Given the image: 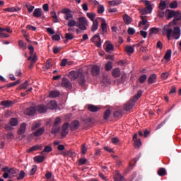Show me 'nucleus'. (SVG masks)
Here are the masks:
<instances>
[{
  "instance_id": "obj_1",
  "label": "nucleus",
  "mask_w": 181,
  "mask_h": 181,
  "mask_svg": "<svg viewBox=\"0 0 181 181\" xmlns=\"http://www.w3.org/2000/svg\"><path fill=\"white\" fill-rule=\"evenodd\" d=\"M173 18H175L173 20V22L165 25L162 30L163 35H166L168 40L171 38L177 40L181 35V30L179 27H175L173 30L172 27V25H181V12L175 11Z\"/></svg>"
},
{
  "instance_id": "obj_2",
  "label": "nucleus",
  "mask_w": 181,
  "mask_h": 181,
  "mask_svg": "<svg viewBox=\"0 0 181 181\" xmlns=\"http://www.w3.org/2000/svg\"><path fill=\"white\" fill-rule=\"evenodd\" d=\"M61 13L64 15V19L67 21L68 27H76L81 30L85 31L87 30L86 25L78 24L74 19V15L71 13V10L67 8H64L61 10Z\"/></svg>"
},
{
  "instance_id": "obj_3",
  "label": "nucleus",
  "mask_w": 181,
  "mask_h": 181,
  "mask_svg": "<svg viewBox=\"0 0 181 181\" xmlns=\"http://www.w3.org/2000/svg\"><path fill=\"white\" fill-rule=\"evenodd\" d=\"M68 76L71 81L78 79V82L81 86H84L86 83L85 76L83 72L80 71H71Z\"/></svg>"
},
{
  "instance_id": "obj_4",
  "label": "nucleus",
  "mask_w": 181,
  "mask_h": 181,
  "mask_svg": "<svg viewBox=\"0 0 181 181\" xmlns=\"http://www.w3.org/2000/svg\"><path fill=\"white\" fill-rule=\"evenodd\" d=\"M142 96V90H139L134 97L133 99L130 100L124 107V110L126 111H129L134 108L135 103L138 101V99Z\"/></svg>"
},
{
  "instance_id": "obj_5",
  "label": "nucleus",
  "mask_w": 181,
  "mask_h": 181,
  "mask_svg": "<svg viewBox=\"0 0 181 181\" xmlns=\"http://www.w3.org/2000/svg\"><path fill=\"white\" fill-rule=\"evenodd\" d=\"M146 8H144L140 10V12L142 15H148V13H151L153 11L152 5L150 1L148 0H144Z\"/></svg>"
},
{
  "instance_id": "obj_6",
  "label": "nucleus",
  "mask_w": 181,
  "mask_h": 181,
  "mask_svg": "<svg viewBox=\"0 0 181 181\" xmlns=\"http://www.w3.org/2000/svg\"><path fill=\"white\" fill-rule=\"evenodd\" d=\"M141 21L139 23V27L144 30H147L149 28V24L146 17H144V16H141Z\"/></svg>"
},
{
  "instance_id": "obj_7",
  "label": "nucleus",
  "mask_w": 181,
  "mask_h": 181,
  "mask_svg": "<svg viewBox=\"0 0 181 181\" xmlns=\"http://www.w3.org/2000/svg\"><path fill=\"white\" fill-rule=\"evenodd\" d=\"M90 41L93 43H95V45L100 48L102 46V42H101V38L100 36V34L98 33L96 35H95L91 39Z\"/></svg>"
},
{
  "instance_id": "obj_8",
  "label": "nucleus",
  "mask_w": 181,
  "mask_h": 181,
  "mask_svg": "<svg viewBox=\"0 0 181 181\" xmlns=\"http://www.w3.org/2000/svg\"><path fill=\"white\" fill-rule=\"evenodd\" d=\"M61 86L65 88L66 89H71L72 88V83L70 82L69 79L67 78H62V83H61Z\"/></svg>"
},
{
  "instance_id": "obj_9",
  "label": "nucleus",
  "mask_w": 181,
  "mask_h": 181,
  "mask_svg": "<svg viewBox=\"0 0 181 181\" xmlns=\"http://www.w3.org/2000/svg\"><path fill=\"white\" fill-rule=\"evenodd\" d=\"M104 46L105 47V52H110L114 50V49H115L114 45L112 44H111L110 41H106L105 42Z\"/></svg>"
},
{
  "instance_id": "obj_10",
  "label": "nucleus",
  "mask_w": 181,
  "mask_h": 181,
  "mask_svg": "<svg viewBox=\"0 0 181 181\" xmlns=\"http://www.w3.org/2000/svg\"><path fill=\"white\" fill-rule=\"evenodd\" d=\"M69 123H65L62 125V132H61V134L63 137L66 136L69 134Z\"/></svg>"
},
{
  "instance_id": "obj_11",
  "label": "nucleus",
  "mask_w": 181,
  "mask_h": 181,
  "mask_svg": "<svg viewBox=\"0 0 181 181\" xmlns=\"http://www.w3.org/2000/svg\"><path fill=\"white\" fill-rule=\"evenodd\" d=\"M100 73V68L99 66L95 65L92 67L91 74L93 76L99 75Z\"/></svg>"
},
{
  "instance_id": "obj_12",
  "label": "nucleus",
  "mask_w": 181,
  "mask_h": 181,
  "mask_svg": "<svg viewBox=\"0 0 181 181\" xmlns=\"http://www.w3.org/2000/svg\"><path fill=\"white\" fill-rule=\"evenodd\" d=\"M26 128H27V124L25 123H22L20 125V127L18 130V135H23L25 132Z\"/></svg>"
},
{
  "instance_id": "obj_13",
  "label": "nucleus",
  "mask_w": 181,
  "mask_h": 181,
  "mask_svg": "<svg viewBox=\"0 0 181 181\" xmlns=\"http://www.w3.org/2000/svg\"><path fill=\"white\" fill-rule=\"evenodd\" d=\"M174 13H175V11L167 9L165 11V18H167V20L170 21L173 18H174Z\"/></svg>"
},
{
  "instance_id": "obj_14",
  "label": "nucleus",
  "mask_w": 181,
  "mask_h": 181,
  "mask_svg": "<svg viewBox=\"0 0 181 181\" xmlns=\"http://www.w3.org/2000/svg\"><path fill=\"white\" fill-rule=\"evenodd\" d=\"M123 21L126 25H129L131 23H132V18L131 16H129L128 14H125L123 16Z\"/></svg>"
},
{
  "instance_id": "obj_15",
  "label": "nucleus",
  "mask_w": 181,
  "mask_h": 181,
  "mask_svg": "<svg viewBox=\"0 0 181 181\" xmlns=\"http://www.w3.org/2000/svg\"><path fill=\"white\" fill-rule=\"evenodd\" d=\"M125 51H126L127 53H128L129 54H134V52H135V45H127L125 47Z\"/></svg>"
},
{
  "instance_id": "obj_16",
  "label": "nucleus",
  "mask_w": 181,
  "mask_h": 181,
  "mask_svg": "<svg viewBox=\"0 0 181 181\" xmlns=\"http://www.w3.org/2000/svg\"><path fill=\"white\" fill-rule=\"evenodd\" d=\"M112 76L115 78H118L121 76V70L119 68H115L112 71Z\"/></svg>"
},
{
  "instance_id": "obj_17",
  "label": "nucleus",
  "mask_w": 181,
  "mask_h": 181,
  "mask_svg": "<svg viewBox=\"0 0 181 181\" xmlns=\"http://www.w3.org/2000/svg\"><path fill=\"white\" fill-rule=\"evenodd\" d=\"M101 29L103 33H107V26L105 18H102Z\"/></svg>"
},
{
  "instance_id": "obj_18",
  "label": "nucleus",
  "mask_w": 181,
  "mask_h": 181,
  "mask_svg": "<svg viewBox=\"0 0 181 181\" xmlns=\"http://www.w3.org/2000/svg\"><path fill=\"white\" fill-rule=\"evenodd\" d=\"M99 27V23L98 20H95L93 22V25L91 26V32L95 33V31L98 30Z\"/></svg>"
},
{
  "instance_id": "obj_19",
  "label": "nucleus",
  "mask_w": 181,
  "mask_h": 181,
  "mask_svg": "<svg viewBox=\"0 0 181 181\" xmlns=\"http://www.w3.org/2000/svg\"><path fill=\"white\" fill-rule=\"evenodd\" d=\"M114 180L115 181H124V177L119 174V171H116L115 177H114Z\"/></svg>"
},
{
  "instance_id": "obj_20",
  "label": "nucleus",
  "mask_w": 181,
  "mask_h": 181,
  "mask_svg": "<svg viewBox=\"0 0 181 181\" xmlns=\"http://www.w3.org/2000/svg\"><path fill=\"white\" fill-rule=\"evenodd\" d=\"M44 132H45V127H42L37 129V131H35V132H33L32 135L34 136H40L42 135Z\"/></svg>"
},
{
  "instance_id": "obj_21",
  "label": "nucleus",
  "mask_w": 181,
  "mask_h": 181,
  "mask_svg": "<svg viewBox=\"0 0 181 181\" xmlns=\"http://www.w3.org/2000/svg\"><path fill=\"white\" fill-rule=\"evenodd\" d=\"M36 112V110L35 107H30L28 108L25 111V114L29 116L33 115Z\"/></svg>"
},
{
  "instance_id": "obj_22",
  "label": "nucleus",
  "mask_w": 181,
  "mask_h": 181,
  "mask_svg": "<svg viewBox=\"0 0 181 181\" xmlns=\"http://www.w3.org/2000/svg\"><path fill=\"white\" fill-rule=\"evenodd\" d=\"M38 58L36 55V53H35L33 55H30L28 58V61H31L32 62V65H34L36 62L37 61Z\"/></svg>"
},
{
  "instance_id": "obj_23",
  "label": "nucleus",
  "mask_w": 181,
  "mask_h": 181,
  "mask_svg": "<svg viewBox=\"0 0 181 181\" xmlns=\"http://www.w3.org/2000/svg\"><path fill=\"white\" fill-rule=\"evenodd\" d=\"M42 148L43 147H42V145H36V146H34L31 147L30 149H28L27 151V152L30 153V152L36 151H38V150H42Z\"/></svg>"
},
{
  "instance_id": "obj_24",
  "label": "nucleus",
  "mask_w": 181,
  "mask_h": 181,
  "mask_svg": "<svg viewBox=\"0 0 181 181\" xmlns=\"http://www.w3.org/2000/svg\"><path fill=\"white\" fill-rule=\"evenodd\" d=\"M156 78H157L156 74H151V75L148 77V83L149 84L154 83L156 82Z\"/></svg>"
},
{
  "instance_id": "obj_25",
  "label": "nucleus",
  "mask_w": 181,
  "mask_h": 181,
  "mask_svg": "<svg viewBox=\"0 0 181 181\" xmlns=\"http://www.w3.org/2000/svg\"><path fill=\"white\" fill-rule=\"evenodd\" d=\"M122 0H112L109 1L108 4L110 6H117V5H120L122 4Z\"/></svg>"
},
{
  "instance_id": "obj_26",
  "label": "nucleus",
  "mask_w": 181,
  "mask_h": 181,
  "mask_svg": "<svg viewBox=\"0 0 181 181\" xmlns=\"http://www.w3.org/2000/svg\"><path fill=\"white\" fill-rule=\"evenodd\" d=\"M42 15V11L41 8H36L33 12V16L35 18H40Z\"/></svg>"
},
{
  "instance_id": "obj_27",
  "label": "nucleus",
  "mask_w": 181,
  "mask_h": 181,
  "mask_svg": "<svg viewBox=\"0 0 181 181\" xmlns=\"http://www.w3.org/2000/svg\"><path fill=\"white\" fill-rule=\"evenodd\" d=\"M57 103L56 101H51L49 103H48V109L51 110H54L57 109Z\"/></svg>"
},
{
  "instance_id": "obj_28",
  "label": "nucleus",
  "mask_w": 181,
  "mask_h": 181,
  "mask_svg": "<svg viewBox=\"0 0 181 181\" xmlns=\"http://www.w3.org/2000/svg\"><path fill=\"white\" fill-rule=\"evenodd\" d=\"M88 110L92 112H98V110H100V108L98 106H95V105H90L88 107Z\"/></svg>"
},
{
  "instance_id": "obj_29",
  "label": "nucleus",
  "mask_w": 181,
  "mask_h": 181,
  "mask_svg": "<svg viewBox=\"0 0 181 181\" xmlns=\"http://www.w3.org/2000/svg\"><path fill=\"white\" fill-rule=\"evenodd\" d=\"M80 126V123L78 121H74L71 123V130H76Z\"/></svg>"
},
{
  "instance_id": "obj_30",
  "label": "nucleus",
  "mask_w": 181,
  "mask_h": 181,
  "mask_svg": "<svg viewBox=\"0 0 181 181\" xmlns=\"http://www.w3.org/2000/svg\"><path fill=\"white\" fill-rule=\"evenodd\" d=\"M172 55V50L170 49H168L164 56V59H165L167 62H169L171 59Z\"/></svg>"
},
{
  "instance_id": "obj_31",
  "label": "nucleus",
  "mask_w": 181,
  "mask_h": 181,
  "mask_svg": "<svg viewBox=\"0 0 181 181\" xmlns=\"http://www.w3.org/2000/svg\"><path fill=\"white\" fill-rule=\"evenodd\" d=\"M63 155L64 156H70V157H72V158L76 156V153L75 152L72 151H67L63 153Z\"/></svg>"
},
{
  "instance_id": "obj_32",
  "label": "nucleus",
  "mask_w": 181,
  "mask_h": 181,
  "mask_svg": "<svg viewBox=\"0 0 181 181\" xmlns=\"http://www.w3.org/2000/svg\"><path fill=\"white\" fill-rule=\"evenodd\" d=\"M18 11H20V8L18 7H9L4 9V12H18Z\"/></svg>"
},
{
  "instance_id": "obj_33",
  "label": "nucleus",
  "mask_w": 181,
  "mask_h": 181,
  "mask_svg": "<svg viewBox=\"0 0 181 181\" xmlns=\"http://www.w3.org/2000/svg\"><path fill=\"white\" fill-rule=\"evenodd\" d=\"M9 124L11 127H16L18 124V119L17 118H11Z\"/></svg>"
},
{
  "instance_id": "obj_34",
  "label": "nucleus",
  "mask_w": 181,
  "mask_h": 181,
  "mask_svg": "<svg viewBox=\"0 0 181 181\" xmlns=\"http://www.w3.org/2000/svg\"><path fill=\"white\" fill-rule=\"evenodd\" d=\"M45 159V158L44 156H37L34 158V160L35 162H37V163H41Z\"/></svg>"
},
{
  "instance_id": "obj_35",
  "label": "nucleus",
  "mask_w": 181,
  "mask_h": 181,
  "mask_svg": "<svg viewBox=\"0 0 181 181\" xmlns=\"http://www.w3.org/2000/svg\"><path fill=\"white\" fill-rule=\"evenodd\" d=\"M37 110L40 113H45L47 110V108L45 105H40L37 107Z\"/></svg>"
},
{
  "instance_id": "obj_36",
  "label": "nucleus",
  "mask_w": 181,
  "mask_h": 181,
  "mask_svg": "<svg viewBox=\"0 0 181 181\" xmlns=\"http://www.w3.org/2000/svg\"><path fill=\"white\" fill-rule=\"evenodd\" d=\"M42 125L41 122L40 121L37 122H35L33 125H32V130H36L37 129H38L39 127H40Z\"/></svg>"
},
{
  "instance_id": "obj_37",
  "label": "nucleus",
  "mask_w": 181,
  "mask_h": 181,
  "mask_svg": "<svg viewBox=\"0 0 181 181\" xmlns=\"http://www.w3.org/2000/svg\"><path fill=\"white\" fill-rule=\"evenodd\" d=\"M78 25H88V20L85 17H80L78 18Z\"/></svg>"
},
{
  "instance_id": "obj_38",
  "label": "nucleus",
  "mask_w": 181,
  "mask_h": 181,
  "mask_svg": "<svg viewBox=\"0 0 181 181\" xmlns=\"http://www.w3.org/2000/svg\"><path fill=\"white\" fill-rule=\"evenodd\" d=\"M1 105L5 107H8L12 106L13 103L11 101H8V100H5V101H2L1 103Z\"/></svg>"
},
{
  "instance_id": "obj_39",
  "label": "nucleus",
  "mask_w": 181,
  "mask_h": 181,
  "mask_svg": "<svg viewBox=\"0 0 181 181\" xmlns=\"http://www.w3.org/2000/svg\"><path fill=\"white\" fill-rule=\"evenodd\" d=\"M87 17L93 22L95 21V18L96 16V14L95 13H86Z\"/></svg>"
},
{
  "instance_id": "obj_40",
  "label": "nucleus",
  "mask_w": 181,
  "mask_h": 181,
  "mask_svg": "<svg viewBox=\"0 0 181 181\" xmlns=\"http://www.w3.org/2000/svg\"><path fill=\"white\" fill-rule=\"evenodd\" d=\"M29 84V81H25V82H24V83H21L19 86V88H18V90H24L25 89Z\"/></svg>"
},
{
  "instance_id": "obj_41",
  "label": "nucleus",
  "mask_w": 181,
  "mask_h": 181,
  "mask_svg": "<svg viewBox=\"0 0 181 181\" xmlns=\"http://www.w3.org/2000/svg\"><path fill=\"white\" fill-rule=\"evenodd\" d=\"M111 115V110L110 109H107L105 112H104V115H103V119H109V117H110Z\"/></svg>"
},
{
  "instance_id": "obj_42",
  "label": "nucleus",
  "mask_w": 181,
  "mask_h": 181,
  "mask_svg": "<svg viewBox=\"0 0 181 181\" xmlns=\"http://www.w3.org/2000/svg\"><path fill=\"white\" fill-rule=\"evenodd\" d=\"M60 131V127L57 125H54L52 127V130H51V133L57 134Z\"/></svg>"
},
{
  "instance_id": "obj_43",
  "label": "nucleus",
  "mask_w": 181,
  "mask_h": 181,
  "mask_svg": "<svg viewBox=\"0 0 181 181\" xmlns=\"http://www.w3.org/2000/svg\"><path fill=\"white\" fill-rule=\"evenodd\" d=\"M134 146L136 148H139L141 146H142V142L141 141V139L134 140Z\"/></svg>"
},
{
  "instance_id": "obj_44",
  "label": "nucleus",
  "mask_w": 181,
  "mask_h": 181,
  "mask_svg": "<svg viewBox=\"0 0 181 181\" xmlns=\"http://www.w3.org/2000/svg\"><path fill=\"white\" fill-rule=\"evenodd\" d=\"M59 95V92H57L56 90H52V92H49V97L54 98Z\"/></svg>"
},
{
  "instance_id": "obj_45",
  "label": "nucleus",
  "mask_w": 181,
  "mask_h": 181,
  "mask_svg": "<svg viewBox=\"0 0 181 181\" xmlns=\"http://www.w3.org/2000/svg\"><path fill=\"white\" fill-rule=\"evenodd\" d=\"M165 173H166V170L165 168H160L158 170V175L160 176V177H163L165 175Z\"/></svg>"
},
{
  "instance_id": "obj_46",
  "label": "nucleus",
  "mask_w": 181,
  "mask_h": 181,
  "mask_svg": "<svg viewBox=\"0 0 181 181\" xmlns=\"http://www.w3.org/2000/svg\"><path fill=\"white\" fill-rule=\"evenodd\" d=\"M37 165H33L31 170L28 173L29 176L34 175L35 172H37Z\"/></svg>"
},
{
  "instance_id": "obj_47",
  "label": "nucleus",
  "mask_w": 181,
  "mask_h": 181,
  "mask_svg": "<svg viewBox=\"0 0 181 181\" xmlns=\"http://www.w3.org/2000/svg\"><path fill=\"white\" fill-rule=\"evenodd\" d=\"M158 32H159L158 28H151V30H150V35H156V34L158 33Z\"/></svg>"
},
{
  "instance_id": "obj_48",
  "label": "nucleus",
  "mask_w": 181,
  "mask_h": 181,
  "mask_svg": "<svg viewBox=\"0 0 181 181\" xmlns=\"http://www.w3.org/2000/svg\"><path fill=\"white\" fill-rule=\"evenodd\" d=\"M64 37H65L66 40H74V36L71 33H66Z\"/></svg>"
},
{
  "instance_id": "obj_49",
  "label": "nucleus",
  "mask_w": 181,
  "mask_h": 181,
  "mask_svg": "<svg viewBox=\"0 0 181 181\" xmlns=\"http://www.w3.org/2000/svg\"><path fill=\"white\" fill-rule=\"evenodd\" d=\"M18 46L20 48L23 49H25L27 48L26 44H25L23 42V41L21 40L18 41Z\"/></svg>"
},
{
  "instance_id": "obj_50",
  "label": "nucleus",
  "mask_w": 181,
  "mask_h": 181,
  "mask_svg": "<svg viewBox=\"0 0 181 181\" xmlns=\"http://www.w3.org/2000/svg\"><path fill=\"white\" fill-rule=\"evenodd\" d=\"M166 8V3L164 1H161L159 5V9H160L161 11H164V9H165Z\"/></svg>"
},
{
  "instance_id": "obj_51",
  "label": "nucleus",
  "mask_w": 181,
  "mask_h": 181,
  "mask_svg": "<svg viewBox=\"0 0 181 181\" xmlns=\"http://www.w3.org/2000/svg\"><path fill=\"white\" fill-rule=\"evenodd\" d=\"M112 69V64L111 62H108L106 64H105V70L106 71H111Z\"/></svg>"
},
{
  "instance_id": "obj_52",
  "label": "nucleus",
  "mask_w": 181,
  "mask_h": 181,
  "mask_svg": "<svg viewBox=\"0 0 181 181\" xmlns=\"http://www.w3.org/2000/svg\"><path fill=\"white\" fill-rule=\"evenodd\" d=\"M52 151V148L49 146H47L45 148L44 151L41 152V154L43 155L45 152L49 153Z\"/></svg>"
},
{
  "instance_id": "obj_53",
  "label": "nucleus",
  "mask_w": 181,
  "mask_h": 181,
  "mask_svg": "<svg viewBox=\"0 0 181 181\" xmlns=\"http://www.w3.org/2000/svg\"><path fill=\"white\" fill-rule=\"evenodd\" d=\"M147 78V76L146 74H142L140 77H139V82L140 83H144L146 80Z\"/></svg>"
},
{
  "instance_id": "obj_54",
  "label": "nucleus",
  "mask_w": 181,
  "mask_h": 181,
  "mask_svg": "<svg viewBox=\"0 0 181 181\" xmlns=\"http://www.w3.org/2000/svg\"><path fill=\"white\" fill-rule=\"evenodd\" d=\"M128 80V76H127V74H123L121 76V83H124Z\"/></svg>"
},
{
  "instance_id": "obj_55",
  "label": "nucleus",
  "mask_w": 181,
  "mask_h": 181,
  "mask_svg": "<svg viewBox=\"0 0 181 181\" xmlns=\"http://www.w3.org/2000/svg\"><path fill=\"white\" fill-rule=\"evenodd\" d=\"M105 12V6L103 5H100L98 8V13H104Z\"/></svg>"
},
{
  "instance_id": "obj_56",
  "label": "nucleus",
  "mask_w": 181,
  "mask_h": 181,
  "mask_svg": "<svg viewBox=\"0 0 181 181\" xmlns=\"http://www.w3.org/2000/svg\"><path fill=\"white\" fill-rule=\"evenodd\" d=\"M13 170V168H9L8 166H5L2 168V172H8V173H11Z\"/></svg>"
},
{
  "instance_id": "obj_57",
  "label": "nucleus",
  "mask_w": 181,
  "mask_h": 181,
  "mask_svg": "<svg viewBox=\"0 0 181 181\" xmlns=\"http://www.w3.org/2000/svg\"><path fill=\"white\" fill-rule=\"evenodd\" d=\"M177 2L175 1L170 4V8H171V9H175V8H177Z\"/></svg>"
},
{
  "instance_id": "obj_58",
  "label": "nucleus",
  "mask_w": 181,
  "mask_h": 181,
  "mask_svg": "<svg viewBox=\"0 0 181 181\" xmlns=\"http://www.w3.org/2000/svg\"><path fill=\"white\" fill-rule=\"evenodd\" d=\"M62 123V119L60 117H57L55 119V122H54V125L59 126Z\"/></svg>"
},
{
  "instance_id": "obj_59",
  "label": "nucleus",
  "mask_w": 181,
  "mask_h": 181,
  "mask_svg": "<svg viewBox=\"0 0 181 181\" xmlns=\"http://www.w3.org/2000/svg\"><path fill=\"white\" fill-rule=\"evenodd\" d=\"M170 75L169 72H163L161 74V78L164 80H166L168 78V76Z\"/></svg>"
},
{
  "instance_id": "obj_60",
  "label": "nucleus",
  "mask_w": 181,
  "mask_h": 181,
  "mask_svg": "<svg viewBox=\"0 0 181 181\" xmlns=\"http://www.w3.org/2000/svg\"><path fill=\"white\" fill-rule=\"evenodd\" d=\"M127 33L129 35H133L134 34H135V29L132 28H129Z\"/></svg>"
},
{
  "instance_id": "obj_61",
  "label": "nucleus",
  "mask_w": 181,
  "mask_h": 181,
  "mask_svg": "<svg viewBox=\"0 0 181 181\" xmlns=\"http://www.w3.org/2000/svg\"><path fill=\"white\" fill-rule=\"evenodd\" d=\"M86 162H87V159H86V158H81V159H79V160H78V165H85V163H86Z\"/></svg>"
},
{
  "instance_id": "obj_62",
  "label": "nucleus",
  "mask_w": 181,
  "mask_h": 181,
  "mask_svg": "<svg viewBox=\"0 0 181 181\" xmlns=\"http://www.w3.org/2000/svg\"><path fill=\"white\" fill-rule=\"evenodd\" d=\"M52 66V63L50 62L49 60H47L45 65L46 69H49Z\"/></svg>"
},
{
  "instance_id": "obj_63",
  "label": "nucleus",
  "mask_w": 181,
  "mask_h": 181,
  "mask_svg": "<svg viewBox=\"0 0 181 181\" xmlns=\"http://www.w3.org/2000/svg\"><path fill=\"white\" fill-rule=\"evenodd\" d=\"M140 35L144 37V39H146L147 37V32L146 31H144V30H141L140 31Z\"/></svg>"
},
{
  "instance_id": "obj_64",
  "label": "nucleus",
  "mask_w": 181,
  "mask_h": 181,
  "mask_svg": "<svg viewBox=\"0 0 181 181\" xmlns=\"http://www.w3.org/2000/svg\"><path fill=\"white\" fill-rule=\"evenodd\" d=\"M28 10L29 13H31V12H33V9H34V6L32 5H27L26 6Z\"/></svg>"
}]
</instances>
